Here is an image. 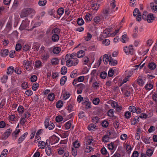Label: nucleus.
<instances>
[{
  "label": "nucleus",
  "instance_id": "obj_30",
  "mask_svg": "<svg viewBox=\"0 0 157 157\" xmlns=\"http://www.w3.org/2000/svg\"><path fill=\"white\" fill-rule=\"evenodd\" d=\"M67 69L66 67H63L61 70V73L62 75H65L67 72Z\"/></svg>",
  "mask_w": 157,
  "mask_h": 157
},
{
  "label": "nucleus",
  "instance_id": "obj_41",
  "mask_svg": "<svg viewBox=\"0 0 157 157\" xmlns=\"http://www.w3.org/2000/svg\"><path fill=\"white\" fill-rule=\"evenodd\" d=\"M114 112L113 110L112 109H110L108 112V115L110 117H112L113 116Z\"/></svg>",
  "mask_w": 157,
  "mask_h": 157
},
{
  "label": "nucleus",
  "instance_id": "obj_45",
  "mask_svg": "<svg viewBox=\"0 0 157 157\" xmlns=\"http://www.w3.org/2000/svg\"><path fill=\"white\" fill-rule=\"evenodd\" d=\"M99 101L98 98H95L93 100V103L95 105H97L99 103Z\"/></svg>",
  "mask_w": 157,
  "mask_h": 157
},
{
  "label": "nucleus",
  "instance_id": "obj_42",
  "mask_svg": "<svg viewBox=\"0 0 157 157\" xmlns=\"http://www.w3.org/2000/svg\"><path fill=\"white\" fill-rule=\"evenodd\" d=\"M84 78L83 76H80L78 78H75L74 79V81H77L78 82H82L84 80Z\"/></svg>",
  "mask_w": 157,
  "mask_h": 157
},
{
  "label": "nucleus",
  "instance_id": "obj_12",
  "mask_svg": "<svg viewBox=\"0 0 157 157\" xmlns=\"http://www.w3.org/2000/svg\"><path fill=\"white\" fill-rule=\"evenodd\" d=\"M110 57V56L109 57L107 54H105L103 56V60L105 64H107L108 62H109Z\"/></svg>",
  "mask_w": 157,
  "mask_h": 157
},
{
  "label": "nucleus",
  "instance_id": "obj_17",
  "mask_svg": "<svg viewBox=\"0 0 157 157\" xmlns=\"http://www.w3.org/2000/svg\"><path fill=\"white\" fill-rule=\"evenodd\" d=\"M60 30L58 28H56L53 29L51 32V33L52 35H59L60 33Z\"/></svg>",
  "mask_w": 157,
  "mask_h": 157
},
{
  "label": "nucleus",
  "instance_id": "obj_2",
  "mask_svg": "<svg viewBox=\"0 0 157 157\" xmlns=\"http://www.w3.org/2000/svg\"><path fill=\"white\" fill-rule=\"evenodd\" d=\"M44 125L46 128H48L50 130H52L55 126L54 124L51 121H49L48 119L45 120Z\"/></svg>",
  "mask_w": 157,
  "mask_h": 157
},
{
  "label": "nucleus",
  "instance_id": "obj_43",
  "mask_svg": "<svg viewBox=\"0 0 157 157\" xmlns=\"http://www.w3.org/2000/svg\"><path fill=\"white\" fill-rule=\"evenodd\" d=\"M57 13L59 15H61L64 13V10L63 8H59L57 11Z\"/></svg>",
  "mask_w": 157,
  "mask_h": 157
},
{
  "label": "nucleus",
  "instance_id": "obj_3",
  "mask_svg": "<svg viewBox=\"0 0 157 157\" xmlns=\"http://www.w3.org/2000/svg\"><path fill=\"white\" fill-rule=\"evenodd\" d=\"M124 52L127 55H132L134 52L132 45H129L128 47L127 46L125 47L124 48Z\"/></svg>",
  "mask_w": 157,
  "mask_h": 157
},
{
  "label": "nucleus",
  "instance_id": "obj_1",
  "mask_svg": "<svg viewBox=\"0 0 157 157\" xmlns=\"http://www.w3.org/2000/svg\"><path fill=\"white\" fill-rule=\"evenodd\" d=\"M34 12V10L30 8L25 9H23L20 14L21 18L26 17L32 13Z\"/></svg>",
  "mask_w": 157,
  "mask_h": 157
},
{
  "label": "nucleus",
  "instance_id": "obj_5",
  "mask_svg": "<svg viewBox=\"0 0 157 157\" xmlns=\"http://www.w3.org/2000/svg\"><path fill=\"white\" fill-rule=\"evenodd\" d=\"M29 25V23L28 20H24L22 21V23L20 25L19 29L21 30H23L26 29V28Z\"/></svg>",
  "mask_w": 157,
  "mask_h": 157
},
{
  "label": "nucleus",
  "instance_id": "obj_16",
  "mask_svg": "<svg viewBox=\"0 0 157 157\" xmlns=\"http://www.w3.org/2000/svg\"><path fill=\"white\" fill-rule=\"evenodd\" d=\"M85 54V52L84 51L80 50L77 52V56L78 58H81L83 57L84 56Z\"/></svg>",
  "mask_w": 157,
  "mask_h": 157
},
{
  "label": "nucleus",
  "instance_id": "obj_19",
  "mask_svg": "<svg viewBox=\"0 0 157 157\" xmlns=\"http://www.w3.org/2000/svg\"><path fill=\"white\" fill-rule=\"evenodd\" d=\"M40 46V43L37 42H35L33 44V48L35 50L38 51Z\"/></svg>",
  "mask_w": 157,
  "mask_h": 157
},
{
  "label": "nucleus",
  "instance_id": "obj_9",
  "mask_svg": "<svg viewBox=\"0 0 157 157\" xmlns=\"http://www.w3.org/2000/svg\"><path fill=\"white\" fill-rule=\"evenodd\" d=\"M110 60L109 61V65L114 66L117 65V61L116 60L113 59L110 56Z\"/></svg>",
  "mask_w": 157,
  "mask_h": 157
},
{
  "label": "nucleus",
  "instance_id": "obj_58",
  "mask_svg": "<svg viewBox=\"0 0 157 157\" xmlns=\"http://www.w3.org/2000/svg\"><path fill=\"white\" fill-rule=\"evenodd\" d=\"M137 82L138 83L139 85L140 86H142L144 84V82L142 79L140 78L137 80Z\"/></svg>",
  "mask_w": 157,
  "mask_h": 157
},
{
  "label": "nucleus",
  "instance_id": "obj_60",
  "mask_svg": "<svg viewBox=\"0 0 157 157\" xmlns=\"http://www.w3.org/2000/svg\"><path fill=\"white\" fill-rule=\"evenodd\" d=\"M38 84L36 82L34 83L32 86L33 90L34 91L36 90V89L38 88Z\"/></svg>",
  "mask_w": 157,
  "mask_h": 157
},
{
  "label": "nucleus",
  "instance_id": "obj_25",
  "mask_svg": "<svg viewBox=\"0 0 157 157\" xmlns=\"http://www.w3.org/2000/svg\"><path fill=\"white\" fill-rule=\"evenodd\" d=\"M48 99L50 101H52L55 98V95L54 94L52 93L49 94L48 97Z\"/></svg>",
  "mask_w": 157,
  "mask_h": 157
},
{
  "label": "nucleus",
  "instance_id": "obj_31",
  "mask_svg": "<svg viewBox=\"0 0 157 157\" xmlns=\"http://www.w3.org/2000/svg\"><path fill=\"white\" fill-rule=\"evenodd\" d=\"M139 13H141L137 8H136L134 9L133 12V15L134 17H136L139 15Z\"/></svg>",
  "mask_w": 157,
  "mask_h": 157
},
{
  "label": "nucleus",
  "instance_id": "obj_7",
  "mask_svg": "<svg viewBox=\"0 0 157 157\" xmlns=\"http://www.w3.org/2000/svg\"><path fill=\"white\" fill-rule=\"evenodd\" d=\"M12 132V129L11 128L7 129L3 135V137L5 139H6L9 137Z\"/></svg>",
  "mask_w": 157,
  "mask_h": 157
},
{
  "label": "nucleus",
  "instance_id": "obj_52",
  "mask_svg": "<svg viewBox=\"0 0 157 157\" xmlns=\"http://www.w3.org/2000/svg\"><path fill=\"white\" fill-rule=\"evenodd\" d=\"M63 120V117L61 116H59L56 117V122H59Z\"/></svg>",
  "mask_w": 157,
  "mask_h": 157
},
{
  "label": "nucleus",
  "instance_id": "obj_64",
  "mask_svg": "<svg viewBox=\"0 0 157 157\" xmlns=\"http://www.w3.org/2000/svg\"><path fill=\"white\" fill-rule=\"evenodd\" d=\"M109 140V137L107 135L104 136L102 138V140L104 142H107Z\"/></svg>",
  "mask_w": 157,
  "mask_h": 157
},
{
  "label": "nucleus",
  "instance_id": "obj_23",
  "mask_svg": "<svg viewBox=\"0 0 157 157\" xmlns=\"http://www.w3.org/2000/svg\"><path fill=\"white\" fill-rule=\"evenodd\" d=\"M96 126L93 124H90L88 127L89 130L91 131H94L96 128Z\"/></svg>",
  "mask_w": 157,
  "mask_h": 157
},
{
  "label": "nucleus",
  "instance_id": "obj_27",
  "mask_svg": "<svg viewBox=\"0 0 157 157\" xmlns=\"http://www.w3.org/2000/svg\"><path fill=\"white\" fill-rule=\"evenodd\" d=\"M59 61L58 59L55 58L52 59L51 63L53 65H57L59 63Z\"/></svg>",
  "mask_w": 157,
  "mask_h": 157
},
{
  "label": "nucleus",
  "instance_id": "obj_15",
  "mask_svg": "<svg viewBox=\"0 0 157 157\" xmlns=\"http://www.w3.org/2000/svg\"><path fill=\"white\" fill-rule=\"evenodd\" d=\"M32 63L31 61H28V63L26 65V67H25V68L28 71H30L32 70Z\"/></svg>",
  "mask_w": 157,
  "mask_h": 157
},
{
  "label": "nucleus",
  "instance_id": "obj_46",
  "mask_svg": "<svg viewBox=\"0 0 157 157\" xmlns=\"http://www.w3.org/2000/svg\"><path fill=\"white\" fill-rule=\"evenodd\" d=\"M124 116L127 119H129L131 117V113L129 111L126 112L124 114Z\"/></svg>",
  "mask_w": 157,
  "mask_h": 157
},
{
  "label": "nucleus",
  "instance_id": "obj_53",
  "mask_svg": "<svg viewBox=\"0 0 157 157\" xmlns=\"http://www.w3.org/2000/svg\"><path fill=\"white\" fill-rule=\"evenodd\" d=\"M109 32L108 29H105L103 32V35L105 37H107L109 36Z\"/></svg>",
  "mask_w": 157,
  "mask_h": 157
},
{
  "label": "nucleus",
  "instance_id": "obj_34",
  "mask_svg": "<svg viewBox=\"0 0 157 157\" xmlns=\"http://www.w3.org/2000/svg\"><path fill=\"white\" fill-rule=\"evenodd\" d=\"M85 18L86 21H90L92 19V15L89 13H87L85 16Z\"/></svg>",
  "mask_w": 157,
  "mask_h": 157
},
{
  "label": "nucleus",
  "instance_id": "obj_38",
  "mask_svg": "<svg viewBox=\"0 0 157 157\" xmlns=\"http://www.w3.org/2000/svg\"><path fill=\"white\" fill-rule=\"evenodd\" d=\"M71 153L72 155L74 157H75L77 155V149L75 148L72 147L71 150Z\"/></svg>",
  "mask_w": 157,
  "mask_h": 157
},
{
  "label": "nucleus",
  "instance_id": "obj_57",
  "mask_svg": "<svg viewBox=\"0 0 157 157\" xmlns=\"http://www.w3.org/2000/svg\"><path fill=\"white\" fill-rule=\"evenodd\" d=\"M21 48V46L20 44H17L16 46L15 49L17 51H19Z\"/></svg>",
  "mask_w": 157,
  "mask_h": 157
},
{
  "label": "nucleus",
  "instance_id": "obj_55",
  "mask_svg": "<svg viewBox=\"0 0 157 157\" xmlns=\"http://www.w3.org/2000/svg\"><path fill=\"white\" fill-rule=\"evenodd\" d=\"M100 76L101 78L104 79L107 76V73L105 72H102L101 73Z\"/></svg>",
  "mask_w": 157,
  "mask_h": 157
},
{
  "label": "nucleus",
  "instance_id": "obj_33",
  "mask_svg": "<svg viewBox=\"0 0 157 157\" xmlns=\"http://www.w3.org/2000/svg\"><path fill=\"white\" fill-rule=\"evenodd\" d=\"M63 102L62 101L59 100L56 104V107L59 108H61L63 105Z\"/></svg>",
  "mask_w": 157,
  "mask_h": 157
},
{
  "label": "nucleus",
  "instance_id": "obj_44",
  "mask_svg": "<svg viewBox=\"0 0 157 157\" xmlns=\"http://www.w3.org/2000/svg\"><path fill=\"white\" fill-rule=\"evenodd\" d=\"M84 22V21L82 18H79L78 19L77 23L78 25H82L83 24Z\"/></svg>",
  "mask_w": 157,
  "mask_h": 157
},
{
  "label": "nucleus",
  "instance_id": "obj_32",
  "mask_svg": "<svg viewBox=\"0 0 157 157\" xmlns=\"http://www.w3.org/2000/svg\"><path fill=\"white\" fill-rule=\"evenodd\" d=\"M47 2L46 0H40L38 2V4L40 6H44Z\"/></svg>",
  "mask_w": 157,
  "mask_h": 157
},
{
  "label": "nucleus",
  "instance_id": "obj_4",
  "mask_svg": "<svg viewBox=\"0 0 157 157\" xmlns=\"http://www.w3.org/2000/svg\"><path fill=\"white\" fill-rule=\"evenodd\" d=\"M128 109L129 111L132 113H136L137 114H139L141 112L140 108L139 107L136 108L135 106L133 105L130 106L129 107Z\"/></svg>",
  "mask_w": 157,
  "mask_h": 157
},
{
  "label": "nucleus",
  "instance_id": "obj_49",
  "mask_svg": "<svg viewBox=\"0 0 157 157\" xmlns=\"http://www.w3.org/2000/svg\"><path fill=\"white\" fill-rule=\"evenodd\" d=\"M37 80V77L35 75H33L30 78V80L32 82H36Z\"/></svg>",
  "mask_w": 157,
  "mask_h": 157
},
{
  "label": "nucleus",
  "instance_id": "obj_10",
  "mask_svg": "<svg viewBox=\"0 0 157 157\" xmlns=\"http://www.w3.org/2000/svg\"><path fill=\"white\" fill-rule=\"evenodd\" d=\"M113 10L111 8L108 7L103 10L102 13L103 14L107 15L112 12Z\"/></svg>",
  "mask_w": 157,
  "mask_h": 157
},
{
  "label": "nucleus",
  "instance_id": "obj_56",
  "mask_svg": "<svg viewBox=\"0 0 157 157\" xmlns=\"http://www.w3.org/2000/svg\"><path fill=\"white\" fill-rule=\"evenodd\" d=\"M19 1L18 0H14L13 7L14 8H16L19 5Z\"/></svg>",
  "mask_w": 157,
  "mask_h": 157
},
{
  "label": "nucleus",
  "instance_id": "obj_11",
  "mask_svg": "<svg viewBox=\"0 0 157 157\" xmlns=\"http://www.w3.org/2000/svg\"><path fill=\"white\" fill-rule=\"evenodd\" d=\"M28 134V133L27 132H25L24 134L20 137L18 140V144L21 143L24 140Z\"/></svg>",
  "mask_w": 157,
  "mask_h": 157
},
{
  "label": "nucleus",
  "instance_id": "obj_8",
  "mask_svg": "<svg viewBox=\"0 0 157 157\" xmlns=\"http://www.w3.org/2000/svg\"><path fill=\"white\" fill-rule=\"evenodd\" d=\"M154 17L152 14L150 13L147 15V20L149 22H151L154 20Z\"/></svg>",
  "mask_w": 157,
  "mask_h": 157
},
{
  "label": "nucleus",
  "instance_id": "obj_51",
  "mask_svg": "<svg viewBox=\"0 0 157 157\" xmlns=\"http://www.w3.org/2000/svg\"><path fill=\"white\" fill-rule=\"evenodd\" d=\"M42 63L40 61H37L35 63V65L36 67H40Z\"/></svg>",
  "mask_w": 157,
  "mask_h": 157
},
{
  "label": "nucleus",
  "instance_id": "obj_24",
  "mask_svg": "<svg viewBox=\"0 0 157 157\" xmlns=\"http://www.w3.org/2000/svg\"><path fill=\"white\" fill-rule=\"evenodd\" d=\"M140 128L137 129L136 134V140H138L140 137Z\"/></svg>",
  "mask_w": 157,
  "mask_h": 157
},
{
  "label": "nucleus",
  "instance_id": "obj_62",
  "mask_svg": "<svg viewBox=\"0 0 157 157\" xmlns=\"http://www.w3.org/2000/svg\"><path fill=\"white\" fill-rule=\"evenodd\" d=\"M77 87L79 88V89L83 90L85 88V85L82 84L80 83L78 84L77 86Z\"/></svg>",
  "mask_w": 157,
  "mask_h": 157
},
{
  "label": "nucleus",
  "instance_id": "obj_35",
  "mask_svg": "<svg viewBox=\"0 0 157 157\" xmlns=\"http://www.w3.org/2000/svg\"><path fill=\"white\" fill-rule=\"evenodd\" d=\"M8 152V150L7 149H4L0 157H6Z\"/></svg>",
  "mask_w": 157,
  "mask_h": 157
},
{
  "label": "nucleus",
  "instance_id": "obj_39",
  "mask_svg": "<svg viewBox=\"0 0 157 157\" xmlns=\"http://www.w3.org/2000/svg\"><path fill=\"white\" fill-rule=\"evenodd\" d=\"M48 156H50L52 154L51 148L49 147H46L45 150Z\"/></svg>",
  "mask_w": 157,
  "mask_h": 157
},
{
  "label": "nucleus",
  "instance_id": "obj_54",
  "mask_svg": "<svg viewBox=\"0 0 157 157\" xmlns=\"http://www.w3.org/2000/svg\"><path fill=\"white\" fill-rule=\"evenodd\" d=\"M8 78V76L7 75H4L2 78V81L3 83H5L6 82Z\"/></svg>",
  "mask_w": 157,
  "mask_h": 157
},
{
  "label": "nucleus",
  "instance_id": "obj_21",
  "mask_svg": "<svg viewBox=\"0 0 157 157\" xmlns=\"http://www.w3.org/2000/svg\"><path fill=\"white\" fill-rule=\"evenodd\" d=\"M156 66L155 63L153 62H151L148 65L149 68L151 70L155 69L156 67Z\"/></svg>",
  "mask_w": 157,
  "mask_h": 157
},
{
  "label": "nucleus",
  "instance_id": "obj_50",
  "mask_svg": "<svg viewBox=\"0 0 157 157\" xmlns=\"http://www.w3.org/2000/svg\"><path fill=\"white\" fill-rule=\"evenodd\" d=\"M153 85L151 84H146L145 86V89L148 90H150L152 88Z\"/></svg>",
  "mask_w": 157,
  "mask_h": 157
},
{
  "label": "nucleus",
  "instance_id": "obj_48",
  "mask_svg": "<svg viewBox=\"0 0 157 157\" xmlns=\"http://www.w3.org/2000/svg\"><path fill=\"white\" fill-rule=\"evenodd\" d=\"M22 87L25 89H26L28 87V84L27 82H24L22 83L21 85Z\"/></svg>",
  "mask_w": 157,
  "mask_h": 157
},
{
  "label": "nucleus",
  "instance_id": "obj_61",
  "mask_svg": "<svg viewBox=\"0 0 157 157\" xmlns=\"http://www.w3.org/2000/svg\"><path fill=\"white\" fill-rule=\"evenodd\" d=\"M143 141L145 144H149L150 143V138L148 137L145 138H144Z\"/></svg>",
  "mask_w": 157,
  "mask_h": 157
},
{
  "label": "nucleus",
  "instance_id": "obj_40",
  "mask_svg": "<svg viewBox=\"0 0 157 157\" xmlns=\"http://www.w3.org/2000/svg\"><path fill=\"white\" fill-rule=\"evenodd\" d=\"M66 64L68 67H70L73 66L72 64V60L70 59H69L66 61Z\"/></svg>",
  "mask_w": 157,
  "mask_h": 157
},
{
  "label": "nucleus",
  "instance_id": "obj_22",
  "mask_svg": "<svg viewBox=\"0 0 157 157\" xmlns=\"http://www.w3.org/2000/svg\"><path fill=\"white\" fill-rule=\"evenodd\" d=\"M128 38L127 37V35L124 34L122 36V38L121 39V42L125 43L128 41Z\"/></svg>",
  "mask_w": 157,
  "mask_h": 157
},
{
  "label": "nucleus",
  "instance_id": "obj_18",
  "mask_svg": "<svg viewBox=\"0 0 157 157\" xmlns=\"http://www.w3.org/2000/svg\"><path fill=\"white\" fill-rule=\"evenodd\" d=\"M59 39V35H52V40L54 42L58 41Z\"/></svg>",
  "mask_w": 157,
  "mask_h": 157
},
{
  "label": "nucleus",
  "instance_id": "obj_14",
  "mask_svg": "<svg viewBox=\"0 0 157 157\" xmlns=\"http://www.w3.org/2000/svg\"><path fill=\"white\" fill-rule=\"evenodd\" d=\"M47 142L45 143L42 141H40L38 143V146L41 149H44L47 144Z\"/></svg>",
  "mask_w": 157,
  "mask_h": 157
},
{
  "label": "nucleus",
  "instance_id": "obj_47",
  "mask_svg": "<svg viewBox=\"0 0 157 157\" xmlns=\"http://www.w3.org/2000/svg\"><path fill=\"white\" fill-rule=\"evenodd\" d=\"M94 22L95 24H98L100 21V18L99 16L95 17L94 19Z\"/></svg>",
  "mask_w": 157,
  "mask_h": 157
},
{
  "label": "nucleus",
  "instance_id": "obj_13",
  "mask_svg": "<svg viewBox=\"0 0 157 157\" xmlns=\"http://www.w3.org/2000/svg\"><path fill=\"white\" fill-rule=\"evenodd\" d=\"M67 79V77L66 76H63L60 79V84L61 86L64 85L66 82Z\"/></svg>",
  "mask_w": 157,
  "mask_h": 157
},
{
  "label": "nucleus",
  "instance_id": "obj_26",
  "mask_svg": "<svg viewBox=\"0 0 157 157\" xmlns=\"http://www.w3.org/2000/svg\"><path fill=\"white\" fill-rule=\"evenodd\" d=\"M20 132V130L19 129L18 130H16L14 132H13L12 134V135L14 137H15V139H16L17 137V135H18L19 133Z\"/></svg>",
  "mask_w": 157,
  "mask_h": 157
},
{
  "label": "nucleus",
  "instance_id": "obj_63",
  "mask_svg": "<svg viewBox=\"0 0 157 157\" xmlns=\"http://www.w3.org/2000/svg\"><path fill=\"white\" fill-rule=\"evenodd\" d=\"M93 150V148L90 146H87L85 151L87 153H89Z\"/></svg>",
  "mask_w": 157,
  "mask_h": 157
},
{
  "label": "nucleus",
  "instance_id": "obj_20",
  "mask_svg": "<svg viewBox=\"0 0 157 157\" xmlns=\"http://www.w3.org/2000/svg\"><path fill=\"white\" fill-rule=\"evenodd\" d=\"M14 68L12 66L9 67L7 70V73L8 75H11L13 72Z\"/></svg>",
  "mask_w": 157,
  "mask_h": 157
},
{
  "label": "nucleus",
  "instance_id": "obj_28",
  "mask_svg": "<svg viewBox=\"0 0 157 157\" xmlns=\"http://www.w3.org/2000/svg\"><path fill=\"white\" fill-rule=\"evenodd\" d=\"M8 50L6 49L2 51L1 52V54L2 56L6 57L8 55Z\"/></svg>",
  "mask_w": 157,
  "mask_h": 157
},
{
  "label": "nucleus",
  "instance_id": "obj_29",
  "mask_svg": "<svg viewBox=\"0 0 157 157\" xmlns=\"http://www.w3.org/2000/svg\"><path fill=\"white\" fill-rule=\"evenodd\" d=\"M99 6L97 3H94L92 5V9L93 10H97L98 9Z\"/></svg>",
  "mask_w": 157,
  "mask_h": 157
},
{
  "label": "nucleus",
  "instance_id": "obj_36",
  "mask_svg": "<svg viewBox=\"0 0 157 157\" xmlns=\"http://www.w3.org/2000/svg\"><path fill=\"white\" fill-rule=\"evenodd\" d=\"M60 50V48L59 47H56L53 49L52 52L54 54H58L59 53Z\"/></svg>",
  "mask_w": 157,
  "mask_h": 157
},
{
  "label": "nucleus",
  "instance_id": "obj_59",
  "mask_svg": "<svg viewBox=\"0 0 157 157\" xmlns=\"http://www.w3.org/2000/svg\"><path fill=\"white\" fill-rule=\"evenodd\" d=\"M153 151L151 149H148L146 151V154L148 156H151L153 154Z\"/></svg>",
  "mask_w": 157,
  "mask_h": 157
},
{
  "label": "nucleus",
  "instance_id": "obj_37",
  "mask_svg": "<svg viewBox=\"0 0 157 157\" xmlns=\"http://www.w3.org/2000/svg\"><path fill=\"white\" fill-rule=\"evenodd\" d=\"M64 125L66 129H68L71 127V121H68Z\"/></svg>",
  "mask_w": 157,
  "mask_h": 157
},
{
  "label": "nucleus",
  "instance_id": "obj_6",
  "mask_svg": "<svg viewBox=\"0 0 157 157\" xmlns=\"http://www.w3.org/2000/svg\"><path fill=\"white\" fill-rule=\"evenodd\" d=\"M49 56L48 54V52L44 53L42 52L41 55V58L44 61H46L49 58Z\"/></svg>",
  "mask_w": 157,
  "mask_h": 157
}]
</instances>
